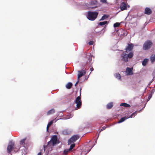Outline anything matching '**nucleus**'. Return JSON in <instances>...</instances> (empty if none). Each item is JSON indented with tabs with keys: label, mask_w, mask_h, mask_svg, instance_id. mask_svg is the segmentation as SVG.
<instances>
[{
	"label": "nucleus",
	"mask_w": 155,
	"mask_h": 155,
	"mask_svg": "<svg viewBox=\"0 0 155 155\" xmlns=\"http://www.w3.org/2000/svg\"><path fill=\"white\" fill-rule=\"evenodd\" d=\"M134 56V52H130L128 54H127L125 52H123L120 55L121 60L124 62H127L128 61V59L131 58Z\"/></svg>",
	"instance_id": "nucleus-1"
},
{
	"label": "nucleus",
	"mask_w": 155,
	"mask_h": 155,
	"mask_svg": "<svg viewBox=\"0 0 155 155\" xmlns=\"http://www.w3.org/2000/svg\"><path fill=\"white\" fill-rule=\"evenodd\" d=\"M98 13L97 12H89L87 16V18L91 21H94L97 18Z\"/></svg>",
	"instance_id": "nucleus-2"
},
{
	"label": "nucleus",
	"mask_w": 155,
	"mask_h": 155,
	"mask_svg": "<svg viewBox=\"0 0 155 155\" xmlns=\"http://www.w3.org/2000/svg\"><path fill=\"white\" fill-rule=\"evenodd\" d=\"M153 43L150 40H147L144 43L143 48V50H147L150 49L152 46Z\"/></svg>",
	"instance_id": "nucleus-3"
},
{
	"label": "nucleus",
	"mask_w": 155,
	"mask_h": 155,
	"mask_svg": "<svg viewBox=\"0 0 155 155\" xmlns=\"http://www.w3.org/2000/svg\"><path fill=\"white\" fill-rule=\"evenodd\" d=\"M57 141V137L56 135H54L52 137L50 141L48 142V144L46 146H44V149L47 146H50L51 145H54L56 144Z\"/></svg>",
	"instance_id": "nucleus-4"
},
{
	"label": "nucleus",
	"mask_w": 155,
	"mask_h": 155,
	"mask_svg": "<svg viewBox=\"0 0 155 155\" xmlns=\"http://www.w3.org/2000/svg\"><path fill=\"white\" fill-rule=\"evenodd\" d=\"M14 145L15 143L12 141L9 142L7 147V152L8 153H10L12 150L14 149Z\"/></svg>",
	"instance_id": "nucleus-5"
},
{
	"label": "nucleus",
	"mask_w": 155,
	"mask_h": 155,
	"mask_svg": "<svg viewBox=\"0 0 155 155\" xmlns=\"http://www.w3.org/2000/svg\"><path fill=\"white\" fill-rule=\"evenodd\" d=\"M75 103L77 104V107L78 109H79L81 107L82 103L80 96L76 98Z\"/></svg>",
	"instance_id": "nucleus-6"
},
{
	"label": "nucleus",
	"mask_w": 155,
	"mask_h": 155,
	"mask_svg": "<svg viewBox=\"0 0 155 155\" xmlns=\"http://www.w3.org/2000/svg\"><path fill=\"white\" fill-rule=\"evenodd\" d=\"M134 46V45L132 43L128 44L125 49V52L127 53L129 52H133V51H132V50L133 49Z\"/></svg>",
	"instance_id": "nucleus-7"
},
{
	"label": "nucleus",
	"mask_w": 155,
	"mask_h": 155,
	"mask_svg": "<svg viewBox=\"0 0 155 155\" xmlns=\"http://www.w3.org/2000/svg\"><path fill=\"white\" fill-rule=\"evenodd\" d=\"M97 2L96 0H92L91 1L89 5L92 6L90 7L91 8H96L98 7Z\"/></svg>",
	"instance_id": "nucleus-8"
},
{
	"label": "nucleus",
	"mask_w": 155,
	"mask_h": 155,
	"mask_svg": "<svg viewBox=\"0 0 155 155\" xmlns=\"http://www.w3.org/2000/svg\"><path fill=\"white\" fill-rule=\"evenodd\" d=\"M136 111L133 113L130 117H124L121 118L118 121V123H121L124 122L125 120L127 119V118H128L130 117H132L135 116Z\"/></svg>",
	"instance_id": "nucleus-9"
},
{
	"label": "nucleus",
	"mask_w": 155,
	"mask_h": 155,
	"mask_svg": "<svg viewBox=\"0 0 155 155\" xmlns=\"http://www.w3.org/2000/svg\"><path fill=\"white\" fill-rule=\"evenodd\" d=\"M86 70H82L81 71H78V79H79V78L82 76L84 75L86 73Z\"/></svg>",
	"instance_id": "nucleus-10"
},
{
	"label": "nucleus",
	"mask_w": 155,
	"mask_h": 155,
	"mask_svg": "<svg viewBox=\"0 0 155 155\" xmlns=\"http://www.w3.org/2000/svg\"><path fill=\"white\" fill-rule=\"evenodd\" d=\"M79 137L78 135H75L72 136L69 140V142L70 143L75 142L76 140L78 139Z\"/></svg>",
	"instance_id": "nucleus-11"
},
{
	"label": "nucleus",
	"mask_w": 155,
	"mask_h": 155,
	"mask_svg": "<svg viewBox=\"0 0 155 155\" xmlns=\"http://www.w3.org/2000/svg\"><path fill=\"white\" fill-rule=\"evenodd\" d=\"M120 8L121 11L126 10L127 9V5L124 2H122L120 4Z\"/></svg>",
	"instance_id": "nucleus-12"
},
{
	"label": "nucleus",
	"mask_w": 155,
	"mask_h": 155,
	"mask_svg": "<svg viewBox=\"0 0 155 155\" xmlns=\"http://www.w3.org/2000/svg\"><path fill=\"white\" fill-rule=\"evenodd\" d=\"M133 68H130L127 67L126 69V72L127 73V75H132L133 74V72L132 71Z\"/></svg>",
	"instance_id": "nucleus-13"
},
{
	"label": "nucleus",
	"mask_w": 155,
	"mask_h": 155,
	"mask_svg": "<svg viewBox=\"0 0 155 155\" xmlns=\"http://www.w3.org/2000/svg\"><path fill=\"white\" fill-rule=\"evenodd\" d=\"M152 12V10L149 8L147 7L145 8L144 12L145 14L150 15L151 14Z\"/></svg>",
	"instance_id": "nucleus-14"
},
{
	"label": "nucleus",
	"mask_w": 155,
	"mask_h": 155,
	"mask_svg": "<svg viewBox=\"0 0 155 155\" xmlns=\"http://www.w3.org/2000/svg\"><path fill=\"white\" fill-rule=\"evenodd\" d=\"M150 59L152 63L155 61V54H152L150 57Z\"/></svg>",
	"instance_id": "nucleus-15"
},
{
	"label": "nucleus",
	"mask_w": 155,
	"mask_h": 155,
	"mask_svg": "<svg viewBox=\"0 0 155 155\" xmlns=\"http://www.w3.org/2000/svg\"><path fill=\"white\" fill-rule=\"evenodd\" d=\"M120 106H124L126 107H130V104L125 103H121L120 104Z\"/></svg>",
	"instance_id": "nucleus-16"
},
{
	"label": "nucleus",
	"mask_w": 155,
	"mask_h": 155,
	"mask_svg": "<svg viewBox=\"0 0 155 155\" xmlns=\"http://www.w3.org/2000/svg\"><path fill=\"white\" fill-rule=\"evenodd\" d=\"M86 58L87 59L88 61H87V63H89L92 60V58L91 56V55L90 54L87 55L86 54Z\"/></svg>",
	"instance_id": "nucleus-17"
},
{
	"label": "nucleus",
	"mask_w": 155,
	"mask_h": 155,
	"mask_svg": "<svg viewBox=\"0 0 155 155\" xmlns=\"http://www.w3.org/2000/svg\"><path fill=\"white\" fill-rule=\"evenodd\" d=\"M26 138H25L24 139L21 140L20 141V145L23 147H24L25 144V142L26 140Z\"/></svg>",
	"instance_id": "nucleus-18"
},
{
	"label": "nucleus",
	"mask_w": 155,
	"mask_h": 155,
	"mask_svg": "<svg viewBox=\"0 0 155 155\" xmlns=\"http://www.w3.org/2000/svg\"><path fill=\"white\" fill-rule=\"evenodd\" d=\"M113 106V104L112 102H110L108 103L107 105V109H110L112 108Z\"/></svg>",
	"instance_id": "nucleus-19"
},
{
	"label": "nucleus",
	"mask_w": 155,
	"mask_h": 155,
	"mask_svg": "<svg viewBox=\"0 0 155 155\" xmlns=\"http://www.w3.org/2000/svg\"><path fill=\"white\" fill-rule=\"evenodd\" d=\"M148 59L145 58L142 61V64L143 66L146 65L147 64L148 62Z\"/></svg>",
	"instance_id": "nucleus-20"
},
{
	"label": "nucleus",
	"mask_w": 155,
	"mask_h": 155,
	"mask_svg": "<svg viewBox=\"0 0 155 155\" xmlns=\"http://www.w3.org/2000/svg\"><path fill=\"white\" fill-rule=\"evenodd\" d=\"M72 85V84L71 82L68 83L66 85V87L68 89H70Z\"/></svg>",
	"instance_id": "nucleus-21"
},
{
	"label": "nucleus",
	"mask_w": 155,
	"mask_h": 155,
	"mask_svg": "<svg viewBox=\"0 0 155 155\" xmlns=\"http://www.w3.org/2000/svg\"><path fill=\"white\" fill-rule=\"evenodd\" d=\"M55 112V110L54 109H52L49 110L47 112V115H49L53 114Z\"/></svg>",
	"instance_id": "nucleus-22"
},
{
	"label": "nucleus",
	"mask_w": 155,
	"mask_h": 155,
	"mask_svg": "<svg viewBox=\"0 0 155 155\" xmlns=\"http://www.w3.org/2000/svg\"><path fill=\"white\" fill-rule=\"evenodd\" d=\"M70 151L69 149H66L64 150L63 152V155H66Z\"/></svg>",
	"instance_id": "nucleus-23"
},
{
	"label": "nucleus",
	"mask_w": 155,
	"mask_h": 155,
	"mask_svg": "<svg viewBox=\"0 0 155 155\" xmlns=\"http://www.w3.org/2000/svg\"><path fill=\"white\" fill-rule=\"evenodd\" d=\"M115 76L116 78L119 80H120L121 77L120 74L118 73H116L115 74Z\"/></svg>",
	"instance_id": "nucleus-24"
},
{
	"label": "nucleus",
	"mask_w": 155,
	"mask_h": 155,
	"mask_svg": "<svg viewBox=\"0 0 155 155\" xmlns=\"http://www.w3.org/2000/svg\"><path fill=\"white\" fill-rule=\"evenodd\" d=\"M109 16L106 15H104L101 18L100 20H103L106 19L109 17Z\"/></svg>",
	"instance_id": "nucleus-25"
},
{
	"label": "nucleus",
	"mask_w": 155,
	"mask_h": 155,
	"mask_svg": "<svg viewBox=\"0 0 155 155\" xmlns=\"http://www.w3.org/2000/svg\"><path fill=\"white\" fill-rule=\"evenodd\" d=\"M107 23V21H104L103 22H100L99 23V25L101 26L104 25Z\"/></svg>",
	"instance_id": "nucleus-26"
},
{
	"label": "nucleus",
	"mask_w": 155,
	"mask_h": 155,
	"mask_svg": "<svg viewBox=\"0 0 155 155\" xmlns=\"http://www.w3.org/2000/svg\"><path fill=\"white\" fill-rule=\"evenodd\" d=\"M120 25V23L118 22H117L114 24V26L115 28H116L119 26Z\"/></svg>",
	"instance_id": "nucleus-27"
},
{
	"label": "nucleus",
	"mask_w": 155,
	"mask_h": 155,
	"mask_svg": "<svg viewBox=\"0 0 155 155\" xmlns=\"http://www.w3.org/2000/svg\"><path fill=\"white\" fill-rule=\"evenodd\" d=\"M75 146V144H73L71 145L70 148L69 149V150H71L73 148H74Z\"/></svg>",
	"instance_id": "nucleus-28"
},
{
	"label": "nucleus",
	"mask_w": 155,
	"mask_h": 155,
	"mask_svg": "<svg viewBox=\"0 0 155 155\" xmlns=\"http://www.w3.org/2000/svg\"><path fill=\"white\" fill-rule=\"evenodd\" d=\"M152 94H149V96H148V98H147V101H148L150 100V99L152 97Z\"/></svg>",
	"instance_id": "nucleus-29"
},
{
	"label": "nucleus",
	"mask_w": 155,
	"mask_h": 155,
	"mask_svg": "<svg viewBox=\"0 0 155 155\" xmlns=\"http://www.w3.org/2000/svg\"><path fill=\"white\" fill-rule=\"evenodd\" d=\"M62 133L64 134L67 135L68 134V131L66 130H64L62 131Z\"/></svg>",
	"instance_id": "nucleus-30"
},
{
	"label": "nucleus",
	"mask_w": 155,
	"mask_h": 155,
	"mask_svg": "<svg viewBox=\"0 0 155 155\" xmlns=\"http://www.w3.org/2000/svg\"><path fill=\"white\" fill-rule=\"evenodd\" d=\"M53 120H51L49 122L47 126H48L49 127H50L52 124L53 123Z\"/></svg>",
	"instance_id": "nucleus-31"
},
{
	"label": "nucleus",
	"mask_w": 155,
	"mask_h": 155,
	"mask_svg": "<svg viewBox=\"0 0 155 155\" xmlns=\"http://www.w3.org/2000/svg\"><path fill=\"white\" fill-rule=\"evenodd\" d=\"M101 2L104 3H107V2L106 0H101Z\"/></svg>",
	"instance_id": "nucleus-32"
},
{
	"label": "nucleus",
	"mask_w": 155,
	"mask_h": 155,
	"mask_svg": "<svg viewBox=\"0 0 155 155\" xmlns=\"http://www.w3.org/2000/svg\"><path fill=\"white\" fill-rule=\"evenodd\" d=\"M94 43V42L93 41H91L89 42L88 44L89 45H93Z\"/></svg>",
	"instance_id": "nucleus-33"
},
{
	"label": "nucleus",
	"mask_w": 155,
	"mask_h": 155,
	"mask_svg": "<svg viewBox=\"0 0 155 155\" xmlns=\"http://www.w3.org/2000/svg\"><path fill=\"white\" fill-rule=\"evenodd\" d=\"M106 127L105 126L103 127L101 130L100 132L103 131L105 129Z\"/></svg>",
	"instance_id": "nucleus-34"
},
{
	"label": "nucleus",
	"mask_w": 155,
	"mask_h": 155,
	"mask_svg": "<svg viewBox=\"0 0 155 155\" xmlns=\"http://www.w3.org/2000/svg\"><path fill=\"white\" fill-rule=\"evenodd\" d=\"M79 81V79H78V81H77V82L75 84V86H76L77 85V84L78 83Z\"/></svg>",
	"instance_id": "nucleus-35"
},
{
	"label": "nucleus",
	"mask_w": 155,
	"mask_h": 155,
	"mask_svg": "<svg viewBox=\"0 0 155 155\" xmlns=\"http://www.w3.org/2000/svg\"><path fill=\"white\" fill-rule=\"evenodd\" d=\"M90 70L91 71H92L94 70V68L92 67H91V68H90Z\"/></svg>",
	"instance_id": "nucleus-36"
},
{
	"label": "nucleus",
	"mask_w": 155,
	"mask_h": 155,
	"mask_svg": "<svg viewBox=\"0 0 155 155\" xmlns=\"http://www.w3.org/2000/svg\"><path fill=\"white\" fill-rule=\"evenodd\" d=\"M49 126H47V131H48V129H49Z\"/></svg>",
	"instance_id": "nucleus-37"
},
{
	"label": "nucleus",
	"mask_w": 155,
	"mask_h": 155,
	"mask_svg": "<svg viewBox=\"0 0 155 155\" xmlns=\"http://www.w3.org/2000/svg\"><path fill=\"white\" fill-rule=\"evenodd\" d=\"M154 91L153 90H152L151 91V94H152V93H153L154 92Z\"/></svg>",
	"instance_id": "nucleus-38"
},
{
	"label": "nucleus",
	"mask_w": 155,
	"mask_h": 155,
	"mask_svg": "<svg viewBox=\"0 0 155 155\" xmlns=\"http://www.w3.org/2000/svg\"><path fill=\"white\" fill-rule=\"evenodd\" d=\"M38 155H41V152H39L38 153Z\"/></svg>",
	"instance_id": "nucleus-39"
}]
</instances>
